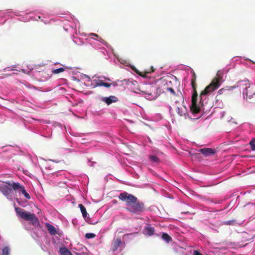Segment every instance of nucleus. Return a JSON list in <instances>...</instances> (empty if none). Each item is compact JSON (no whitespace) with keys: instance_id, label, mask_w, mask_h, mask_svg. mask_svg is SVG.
<instances>
[{"instance_id":"nucleus-1","label":"nucleus","mask_w":255,"mask_h":255,"mask_svg":"<svg viewBox=\"0 0 255 255\" xmlns=\"http://www.w3.org/2000/svg\"><path fill=\"white\" fill-rule=\"evenodd\" d=\"M119 198L125 202L126 210L131 214L139 215L145 210L144 203L138 200L137 198L132 194L124 192L120 194Z\"/></svg>"},{"instance_id":"nucleus-2","label":"nucleus","mask_w":255,"mask_h":255,"mask_svg":"<svg viewBox=\"0 0 255 255\" xmlns=\"http://www.w3.org/2000/svg\"><path fill=\"white\" fill-rule=\"evenodd\" d=\"M223 81V73L219 71L217 73L216 76L212 80L211 83L201 92L200 95V103L202 102L204 96L218 89Z\"/></svg>"},{"instance_id":"nucleus-3","label":"nucleus","mask_w":255,"mask_h":255,"mask_svg":"<svg viewBox=\"0 0 255 255\" xmlns=\"http://www.w3.org/2000/svg\"><path fill=\"white\" fill-rule=\"evenodd\" d=\"M196 75L195 73H193L192 78L191 79V86L193 90V93L192 96V105L190 107V110L192 113L197 114L200 112V107L197 105V97L198 94L196 90Z\"/></svg>"},{"instance_id":"nucleus-4","label":"nucleus","mask_w":255,"mask_h":255,"mask_svg":"<svg viewBox=\"0 0 255 255\" xmlns=\"http://www.w3.org/2000/svg\"><path fill=\"white\" fill-rule=\"evenodd\" d=\"M15 210L17 214L21 218L26 221H31V224L35 227L39 225V220L34 214L24 211L19 207L15 208Z\"/></svg>"},{"instance_id":"nucleus-5","label":"nucleus","mask_w":255,"mask_h":255,"mask_svg":"<svg viewBox=\"0 0 255 255\" xmlns=\"http://www.w3.org/2000/svg\"><path fill=\"white\" fill-rule=\"evenodd\" d=\"M250 83L248 79H244L238 81L236 85L231 86V89L233 90L236 88H239L240 91H242L243 95H246V91H249L250 89Z\"/></svg>"},{"instance_id":"nucleus-6","label":"nucleus","mask_w":255,"mask_h":255,"mask_svg":"<svg viewBox=\"0 0 255 255\" xmlns=\"http://www.w3.org/2000/svg\"><path fill=\"white\" fill-rule=\"evenodd\" d=\"M4 183L11 187L15 191L19 190L20 192L22 189L24 187V186L21 185L19 183L14 182L12 181H6L4 182Z\"/></svg>"},{"instance_id":"nucleus-7","label":"nucleus","mask_w":255,"mask_h":255,"mask_svg":"<svg viewBox=\"0 0 255 255\" xmlns=\"http://www.w3.org/2000/svg\"><path fill=\"white\" fill-rule=\"evenodd\" d=\"M122 243L120 238L114 239L111 244V250L113 252L117 251L118 248L122 245Z\"/></svg>"},{"instance_id":"nucleus-8","label":"nucleus","mask_w":255,"mask_h":255,"mask_svg":"<svg viewBox=\"0 0 255 255\" xmlns=\"http://www.w3.org/2000/svg\"><path fill=\"white\" fill-rule=\"evenodd\" d=\"M101 100L106 103L107 105H110L113 103L118 102V98L115 96H110L109 97H102Z\"/></svg>"},{"instance_id":"nucleus-9","label":"nucleus","mask_w":255,"mask_h":255,"mask_svg":"<svg viewBox=\"0 0 255 255\" xmlns=\"http://www.w3.org/2000/svg\"><path fill=\"white\" fill-rule=\"evenodd\" d=\"M200 152L205 156H209L214 155L216 153V150L211 148H204L200 149Z\"/></svg>"},{"instance_id":"nucleus-10","label":"nucleus","mask_w":255,"mask_h":255,"mask_svg":"<svg viewBox=\"0 0 255 255\" xmlns=\"http://www.w3.org/2000/svg\"><path fill=\"white\" fill-rule=\"evenodd\" d=\"M93 81L95 83V84L93 85L94 88L100 86H104L106 88H109L111 86V84L104 82L103 81L101 80H95Z\"/></svg>"},{"instance_id":"nucleus-11","label":"nucleus","mask_w":255,"mask_h":255,"mask_svg":"<svg viewBox=\"0 0 255 255\" xmlns=\"http://www.w3.org/2000/svg\"><path fill=\"white\" fill-rule=\"evenodd\" d=\"M246 95L250 103H255V92L253 93L252 89H250L249 91H246Z\"/></svg>"},{"instance_id":"nucleus-12","label":"nucleus","mask_w":255,"mask_h":255,"mask_svg":"<svg viewBox=\"0 0 255 255\" xmlns=\"http://www.w3.org/2000/svg\"><path fill=\"white\" fill-rule=\"evenodd\" d=\"M45 225L50 235H54L57 233L56 229L53 226L49 223H46Z\"/></svg>"},{"instance_id":"nucleus-13","label":"nucleus","mask_w":255,"mask_h":255,"mask_svg":"<svg viewBox=\"0 0 255 255\" xmlns=\"http://www.w3.org/2000/svg\"><path fill=\"white\" fill-rule=\"evenodd\" d=\"M59 253L60 255H72L71 252L66 247L60 248Z\"/></svg>"},{"instance_id":"nucleus-14","label":"nucleus","mask_w":255,"mask_h":255,"mask_svg":"<svg viewBox=\"0 0 255 255\" xmlns=\"http://www.w3.org/2000/svg\"><path fill=\"white\" fill-rule=\"evenodd\" d=\"M145 234L148 236H152L154 234V228L150 226H146L144 228Z\"/></svg>"},{"instance_id":"nucleus-15","label":"nucleus","mask_w":255,"mask_h":255,"mask_svg":"<svg viewBox=\"0 0 255 255\" xmlns=\"http://www.w3.org/2000/svg\"><path fill=\"white\" fill-rule=\"evenodd\" d=\"M230 90H232V89H231V87L230 88V89L222 88V89H220L219 90H218V91L217 92V95L216 96V98H217L220 95H223V94L227 95L228 94L227 92Z\"/></svg>"},{"instance_id":"nucleus-16","label":"nucleus","mask_w":255,"mask_h":255,"mask_svg":"<svg viewBox=\"0 0 255 255\" xmlns=\"http://www.w3.org/2000/svg\"><path fill=\"white\" fill-rule=\"evenodd\" d=\"M79 207L80 209L81 213H82L83 218H86L88 215V213L87 212L86 209L85 208L84 206L82 204H80L79 205Z\"/></svg>"},{"instance_id":"nucleus-17","label":"nucleus","mask_w":255,"mask_h":255,"mask_svg":"<svg viewBox=\"0 0 255 255\" xmlns=\"http://www.w3.org/2000/svg\"><path fill=\"white\" fill-rule=\"evenodd\" d=\"M162 239L164 240L167 243H169L172 241V238L169 236L168 234L165 233H163L162 235Z\"/></svg>"},{"instance_id":"nucleus-18","label":"nucleus","mask_w":255,"mask_h":255,"mask_svg":"<svg viewBox=\"0 0 255 255\" xmlns=\"http://www.w3.org/2000/svg\"><path fill=\"white\" fill-rule=\"evenodd\" d=\"M149 158L152 163L158 164L160 162L159 159L156 156L151 155L149 156Z\"/></svg>"},{"instance_id":"nucleus-19","label":"nucleus","mask_w":255,"mask_h":255,"mask_svg":"<svg viewBox=\"0 0 255 255\" xmlns=\"http://www.w3.org/2000/svg\"><path fill=\"white\" fill-rule=\"evenodd\" d=\"M10 248L8 247H4L2 249V255H9Z\"/></svg>"},{"instance_id":"nucleus-20","label":"nucleus","mask_w":255,"mask_h":255,"mask_svg":"<svg viewBox=\"0 0 255 255\" xmlns=\"http://www.w3.org/2000/svg\"><path fill=\"white\" fill-rule=\"evenodd\" d=\"M65 70L64 68L61 67L58 69H54L52 70V73L54 74H59L60 73L64 72Z\"/></svg>"},{"instance_id":"nucleus-21","label":"nucleus","mask_w":255,"mask_h":255,"mask_svg":"<svg viewBox=\"0 0 255 255\" xmlns=\"http://www.w3.org/2000/svg\"><path fill=\"white\" fill-rule=\"evenodd\" d=\"M20 192L23 194V195L24 196V197L26 198H27L28 199H29L30 198V195H29V194L28 193L26 192V190H25L24 187H23L22 189Z\"/></svg>"},{"instance_id":"nucleus-22","label":"nucleus","mask_w":255,"mask_h":255,"mask_svg":"<svg viewBox=\"0 0 255 255\" xmlns=\"http://www.w3.org/2000/svg\"><path fill=\"white\" fill-rule=\"evenodd\" d=\"M96 237V235L93 233H86L85 235L86 238L88 239H93Z\"/></svg>"},{"instance_id":"nucleus-23","label":"nucleus","mask_w":255,"mask_h":255,"mask_svg":"<svg viewBox=\"0 0 255 255\" xmlns=\"http://www.w3.org/2000/svg\"><path fill=\"white\" fill-rule=\"evenodd\" d=\"M41 74L42 75V77L40 78L39 81H43L47 79V76H46V73L44 71H42Z\"/></svg>"},{"instance_id":"nucleus-24","label":"nucleus","mask_w":255,"mask_h":255,"mask_svg":"<svg viewBox=\"0 0 255 255\" xmlns=\"http://www.w3.org/2000/svg\"><path fill=\"white\" fill-rule=\"evenodd\" d=\"M251 146V149L253 150H255V138H253L250 142Z\"/></svg>"},{"instance_id":"nucleus-25","label":"nucleus","mask_w":255,"mask_h":255,"mask_svg":"<svg viewBox=\"0 0 255 255\" xmlns=\"http://www.w3.org/2000/svg\"><path fill=\"white\" fill-rule=\"evenodd\" d=\"M194 255H203L198 251L195 250L194 251Z\"/></svg>"},{"instance_id":"nucleus-26","label":"nucleus","mask_w":255,"mask_h":255,"mask_svg":"<svg viewBox=\"0 0 255 255\" xmlns=\"http://www.w3.org/2000/svg\"><path fill=\"white\" fill-rule=\"evenodd\" d=\"M168 90L173 94V95H175V91L171 88H168Z\"/></svg>"},{"instance_id":"nucleus-27","label":"nucleus","mask_w":255,"mask_h":255,"mask_svg":"<svg viewBox=\"0 0 255 255\" xmlns=\"http://www.w3.org/2000/svg\"><path fill=\"white\" fill-rule=\"evenodd\" d=\"M90 35H92V36H94L95 37H98V35L97 34H95V33H91Z\"/></svg>"},{"instance_id":"nucleus-28","label":"nucleus","mask_w":255,"mask_h":255,"mask_svg":"<svg viewBox=\"0 0 255 255\" xmlns=\"http://www.w3.org/2000/svg\"><path fill=\"white\" fill-rule=\"evenodd\" d=\"M151 72H153L154 71V69L153 68V67H151Z\"/></svg>"},{"instance_id":"nucleus-29","label":"nucleus","mask_w":255,"mask_h":255,"mask_svg":"<svg viewBox=\"0 0 255 255\" xmlns=\"http://www.w3.org/2000/svg\"><path fill=\"white\" fill-rule=\"evenodd\" d=\"M140 76H142V77H144V75H142L140 73H137Z\"/></svg>"},{"instance_id":"nucleus-30","label":"nucleus","mask_w":255,"mask_h":255,"mask_svg":"<svg viewBox=\"0 0 255 255\" xmlns=\"http://www.w3.org/2000/svg\"><path fill=\"white\" fill-rule=\"evenodd\" d=\"M102 39V38H100V39L98 40L99 41H101V40Z\"/></svg>"},{"instance_id":"nucleus-31","label":"nucleus","mask_w":255,"mask_h":255,"mask_svg":"<svg viewBox=\"0 0 255 255\" xmlns=\"http://www.w3.org/2000/svg\"><path fill=\"white\" fill-rule=\"evenodd\" d=\"M150 73L149 72H146V73Z\"/></svg>"}]
</instances>
